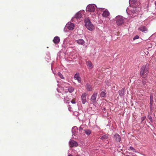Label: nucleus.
Wrapping results in <instances>:
<instances>
[{"label": "nucleus", "mask_w": 156, "mask_h": 156, "mask_svg": "<svg viewBox=\"0 0 156 156\" xmlns=\"http://www.w3.org/2000/svg\"><path fill=\"white\" fill-rule=\"evenodd\" d=\"M148 66L149 65L147 64L145 66H143L141 69L140 75L143 78H145L148 75Z\"/></svg>", "instance_id": "f257e3e1"}, {"label": "nucleus", "mask_w": 156, "mask_h": 156, "mask_svg": "<svg viewBox=\"0 0 156 156\" xmlns=\"http://www.w3.org/2000/svg\"><path fill=\"white\" fill-rule=\"evenodd\" d=\"M84 22L85 25L88 30L92 31L94 29V26L91 23L89 19L86 18L84 20Z\"/></svg>", "instance_id": "f03ea898"}, {"label": "nucleus", "mask_w": 156, "mask_h": 156, "mask_svg": "<svg viewBox=\"0 0 156 156\" xmlns=\"http://www.w3.org/2000/svg\"><path fill=\"white\" fill-rule=\"evenodd\" d=\"M140 10V9L139 8H138V9H137L136 7H132L130 6L129 7L127 8L126 11L128 14L129 11H130L132 13H133V14H136L138 13V12Z\"/></svg>", "instance_id": "7ed1b4c3"}, {"label": "nucleus", "mask_w": 156, "mask_h": 156, "mask_svg": "<svg viewBox=\"0 0 156 156\" xmlns=\"http://www.w3.org/2000/svg\"><path fill=\"white\" fill-rule=\"evenodd\" d=\"M98 11H103L102 14V16L105 18H106L109 15V13L108 11L107 10H105V9L103 8H97Z\"/></svg>", "instance_id": "20e7f679"}, {"label": "nucleus", "mask_w": 156, "mask_h": 156, "mask_svg": "<svg viewBox=\"0 0 156 156\" xmlns=\"http://www.w3.org/2000/svg\"><path fill=\"white\" fill-rule=\"evenodd\" d=\"M96 8H98L96 5L93 4H90L87 7V11L89 12H94Z\"/></svg>", "instance_id": "39448f33"}, {"label": "nucleus", "mask_w": 156, "mask_h": 156, "mask_svg": "<svg viewBox=\"0 0 156 156\" xmlns=\"http://www.w3.org/2000/svg\"><path fill=\"white\" fill-rule=\"evenodd\" d=\"M117 19L116 23L118 25L121 26L123 24L124 21L122 16H118L116 17Z\"/></svg>", "instance_id": "423d86ee"}, {"label": "nucleus", "mask_w": 156, "mask_h": 156, "mask_svg": "<svg viewBox=\"0 0 156 156\" xmlns=\"http://www.w3.org/2000/svg\"><path fill=\"white\" fill-rule=\"evenodd\" d=\"M84 10H82L77 12L74 16L76 17L77 19H78L80 20L83 17V14H84Z\"/></svg>", "instance_id": "0eeeda50"}, {"label": "nucleus", "mask_w": 156, "mask_h": 156, "mask_svg": "<svg viewBox=\"0 0 156 156\" xmlns=\"http://www.w3.org/2000/svg\"><path fill=\"white\" fill-rule=\"evenodd\" d=\"M75 26L73 23L68 22L65 26V28H67L69 30H73Z\"/></svg>", "instance_id": "6e6552de"}, {"label": "nucleus", "mask_w": 156, "mask_h": 156, "mask_svg": "<svg viewBox=\"0 0 156 156\" xmlns=\"http://www.w3.org/2000/svg\"><path fill=\"white\" fill-rule=\"evenodd\" d=\"M98 95V93L94 92L92 95L91 98V100L92 102L94 103H95L97 101L96 98Z\"/></svg>", "instance_id": "1a4fd4ad"}, {"label": "nucleus", "mask_w": 156, "mask_h": 156, "mask_svg": "<svg viewBox=\"0 0 156 156\" xmlns=\"http://www.w3.org/2000/svg\"><path fill=\"white\" fill-rule=\"evenodd\" d=\"M87 94L86 93H83L81 96L82 103L83 104H85L87 101L86 96Z\"/></svg>", "instance_id": "9d476101"}, {"label": "nucleus", "mask_w": 156, "mask_h": 156, "mask_svg": "<svg viewBox=\"0 0 156 156\" xmlns=\"http://www.w3.org/2000/svg\"><path fill=\"white\" fill-rule=\"evenodd\" d=\"M70 147H76L78 146V144L75 141L70 140L69 142Z\"/></svg>", "instance_id": "9b49d317"}, {"label": "nucleus", "mask_w": 156, "mask_h": 156, "mask_svg": "<svg viewBox=\"0 0 156 156\" xmlns=\"http://www.w3.org/2000/svg\"><path fill=\"white\" fill-rule=\"evenodd\" d=\"M138 29L139 30L144 33H146L147 32V28L145 26H143L140 27Z\"/></svg>", "instance_id": "f8f14e48"}, {"label": "nucleus", "mask_w": 156, "mask_h": 156, "mask_svg": "<svg viewBox=\"0 0 156 156\" xmlns=\"http://www.w3.org/2000/svg\"><path fill=\"white\" fill-rule=\"evenodd\" d=\"M74 79L78 81L79 83H80L81 81V78L79 76V73H76L74 76Z\"/></svg>", "instance_id": "ddd939ff"}, {"label": "nucleus", "mask_w": 156, "mask_h": 156, "mask_svg": "<svg viewBox=\"0 0 156 156\" xmlns=\"http://www.w3.org/2000/svg\"><path fill=\"white\" fill-rule=\"evenodd\" d=\"M114 138L117 142H120L121 141V137L118 134H116L114 135Z\"/></svg>", "instance_id": "4468645a"}, {"label": "nucleus", "mask_w": 156, "mask_h": 156, "mask_svg": "<svg viewBox=\"0 0 156 156\" xmlns=\"http://www.w3.org/2000/svg\"><path fill=\"white\" fill-rule=\"evenodd\" d=\"M76 42L77 43L79 44L82 45H83L85 43L84 41L82 39H80L76 41Z\"/></svg>", "instance_id": "2eb2a0df"}, {"label": "nucleus", "mask_w": 156, "mask_h": 156, "mask_svg": "<svg viewBox=\"0 0 156 156\" xmlns=\"http://www.w3.org/2000/svg\"><path fill=\"white\" fill-rule=\"evenodd\" d=\"M60 41L59 37L58 36H56L54 38L53 41L55 44L58 43Z\"/></svg>", "instance_id": "dca6fc26"}, {"label": "nucleus", "mask_w": 156, "mask_h": 156, "mask_svg": "<svg viewBox=\"0 0 156 156\" xmlns=\"http://www.w3.org/2000/svg\"><path fill=\"white\" fill-rule=\"evenodd\" d=\"M78 128L76 126H75L73 127L72 129V133H73L72 136L73 135H75L76 131H77Z\"/></svg>", "instance_id": "f3484780"}, {"label": "nucleus", "mask_w": 156, "mask_h": 156, "mask_svg": "<svg viewBox=\"0 0 156 156\" xmlns=\"http://www.w3.org/2000/svg\"><path fill=\"white\" fill-rule=\"evenodd\" d=\"M72 22H74L75 23H78L80 21V20L78 19H77L76 17H75V16H73L72 19Z\"/></svg>", "instance_id": "a211bd4d"}, {"label": "nucleus", "mask_w": 156, "mask_h": 156, "mask_svg": "<svg viewBox=\"0 0 156 156\" xmlns=\"http://www.w3.org/2000/svg\"><path fill=\"white\" fill-rule=\"evenodd\" d=\"M137 3V0H129V3L130 6H131L132 4L136 5Z\"/></svg>", "instance_id": "6ab92c4d"}, {"label": "nucleus", "mask_w": 156, "mask_h": 156, "mask_svg": "<svg viewBox=\"0 0 156 156\" xmlns=\"http://www.w3.org/2000/svg\"><path fill=\"white\" fill-rule=\"evenodd\" d=\"M125 88L122 89V90H119V93L120 96H123L124 95Z\"/></svg>", "instance_id": "aec40b11"}, {"label": "nucleus", "mask_w": 156, "mask_h": 156, "mask_svg": "<svg viewBox=\"0 0 156 156\" xmlns=\"http://www.w3.org/2000/svg\"><path fill=\"white\" fill-rule=\"evenodd\" d=\"M87 65L89 67V69H92L93 68V64L91 62L88 61L87 62Z\"/></svg>", "instance_id": "412c9836"}, {"label": "nucleus", "mask_w": 156, "mask_h": 156, "mask_svg": "<svg viewBox=\"0 0 156 156\" xmlns=\"http://www.w3.org/2000/svg\"><path fill=\"white\" fill-rule=\"evenodd\" d=\"M86 88L87 90L88 91H91L92 90V87L89 83H87L86 84Z\"/></svg>", "instance_id": "4be33fe9"}, {"label": "nucleus", "mask_w": 156, "mask_h": 156, "mask_svg": "<svg viewBox=\"0 0 156 156\" xmlns=\"http://www.w3.org/2000/svg\"><path fill=\"white\" fill-rule=\"evenodd\" d=\"M64 101L65 103H69L70 101V99L68 97H65L64 98Z\"/></svg>", "instance_id": "5701e85b"}, {"label": "nucleus", "mask_w": 156, "mask_h": 156, "mask_svg": "<svg viewBox=\"0 0 156 156\" xmlns=\"http://www.w3.org/2000/svg\"><path fill=\"white\" fill-rule=\"evenodd\" d=\"M108 135H104L100 137V139L101 140H106L108 138Z\"/></svg>", "instance_id": "b1692460"}, {"label": "nucleus", "mask_w": 156, "mask_h": 156, "mask_svg": "<svg viewBox=\"0 0 156 156\" xmlns=\"http://www.w3.org/2000/svg\"><path fill=\"white\" fill-rule=\"evenodd\" d=\"M68 89L69 90V91L70 93H71L72 92H73L74 90V88L73 87L71 86L69 87L68 88Z\"/></svg>", "instance_id": "393cba45"}, {"label": "nucleus", "mask_w": 156, "mask_h": 156, "mask_svg": "<svg viewBox=\"0 0 156 156\" xmlns=\"http://www.w3.org/2000/svg\"><path fill=\"white\" fill-rule=\"evenodd\" d=\"M100 96L101 97H105L106 96V93L104 91H102L101 93Z\"/></svg>", "instance_id": "a878e982"}, {"label": "nucleus", "mask_w": 156, "mask_h": 156, "mask_svg": "<svg viewBox=\"0 0 156 156\" xmlns=\"http://www.w3.org/2000/svg\"><path fill=\"white\" fill-rule=\"evenodd\" d=\"M85 132L87 135H89L91 133V131L89 129H86L85 130Z\"/></svg>", "instance_id": "bb28decb"}, {"label": "nucleus", "mask_w": 156, "mask_h": 156, "mask_svg": "<svg viewBox=\"0 0 156 156\" xmlns=\"http://www.w3.org/2000/svg\"><path fill=\"white\" fill-rule=\"evenodd\" d=\"M58 76L62 79H64V77L63 76V75L62 74V73H60V72H58Z\"/></svg>", "instance_id": "cd10ccee"}, {"label": "nucleus", "mask_w": 156, "mask_h": 156, "mask_svg": "<svg viewBox=\"0 0 156 156\" xmlns=\"http://www.w3.org/2000/svg\"><path fill=\"white\" fill-rule=\"evenodd\" d=\"M150 104L151 105H152L153 102V97L151 95L150 97Z\"/></svg>", "instance_id": "c85d7f7f"}, {"label": "nucleus", "mask_w": 156, "mask_h": 156, "mask_svg": "<svg viewBox=\"0 0 156 156\" xmlns=\"http://www.w3.org/2000/svg\"><path fill=\"white\" fill-rule=\"evenodd\" d=\"M139 38V36L138 35H136L133 38V40H134L136 39H138Z\"/></svg>", "instance_id": "c756f323"}, {"label": "nucleus", "mask_w": 156, "mask_h": 156, "mask_svg": "<svg viewBox=\"0 0 156 156\" xmlns=\"http://www.w3.org/2000/svg\"><path fill=\"white\" fill-rule=\"evenodd\" d=\"M148 118L151 122H153V120H152V117L151 116H148Z\"/></svg>", "instance_id": "7c9ffc66"}, {"label": "nucleus", "mask_w": 156, "mask_h": 156, "mask_svg": "<svg viewBox=\"0 0 156 156\" xmlns=\"http://www.w3.org/2000/svg\"><path fill=\"white\" fill-rule=\"evenodd\" d=\"M106 84L108 86H109V81L108 80H107L106 82Z\"/></svg>", "instance_id": "2f4dec72"}, {"label": "nucleus", "mask_w": 156, "mask_h": 156, "mask_svg": "<svg viewBox=\"0 0 156 156\" xmlns=\"http://www.w3.org/2000/svg\"><path fill=\"white\" fill-rule=\"evenodd\" d=\"M129 150L132 151L133 150H134V148L132 147H130L129 148Z\"/></svg>", "instance_id": "473e14b6"}, {"label": "nucleus", "mask_w": 156, "mask_h": 156, "mask_svg": "<svg viewBox=\"0 0 156 156\" xmlns=\"http://www.w3.org/2000/svg\"><path fill=\"white\" fill-rule=\"evenodd\" d=\"M146 118V117L145 116H143V117H142L141 118V120L142 121H143V120H144Z\"/></svg>", "instance_id": "72a5a7b5"}, {"label": "nucleus", "mask_w": 156, "mask_h": 156, "mask_svg": "<svg viewBox=\"0 0 156 156\" xmlns=\"http://www.w3.org/2000/svg\"><path fill=\"white\" fill-rule=\"evenodd\" d=\"M71 102L73 104H76V102L75 101L73 100L71 101Z\"/></svg>", "instance_id": "f704fd0d"}, {"label": "nucleus", "mask_w": 156, "mask_h": 156, "mask_svg": "<svg viewBox=\"0 0 156 156\" xmlns=\"http://www.w3.org/2000/svg\"><path fill=\"white\" fill-rule=\"evenodd\" d=\"M68 109H69V111H71V110L70 109H71V107H70V105H68Z\"/></svg>", "instance_id": "c9c22d12"}, {"label": "nucleus", "mask_w": 156, "mask_h": 156, "mask_svg": "<svg viewBox=\"0 0 156 156\" xmlns=\"http://www.w3.org/2000/svg\"><path fill=\"white\" fill-rule=\"evenodd\" d=\"M83 130V129L82 128H81V127H80L79 128V131H81V130Z\"/></svg>", "instance_id": "e433bc0d"}, {"label": "nucleus", "mask_w": 156, "mask_h": 156, "mask_svg": "<svg viewBox=\"0 0 156 156\" xmlns=\"http://www.w3.org/2000/svg\"><path fill=\"white\" fill-rule=\"evenodd\" d=\"M142 82H143V83L144 85H145V81H144V80H143L142 81Z\"/></svg>", "instance_id": "4c0bfd02"}, {"label": "nucleus", "mask_w": 156, "mask_h": 156, "mask_svg": "<svg viewBox=\"0 0 156 156\" xmlns=\"http://www.w3.org/2000/svg\"><path fill=\"white\" fill-rule=\"evenodd\" d=\"M132 151L135 152H137L136 151L135 149L134 148V150H133Z\"/></svg>", "instance_id": "58836bf2"}, {"label": "nucleus", "mask_w": 156, "mask_h": 156, "mask_svg": "<svg viewBox=\"0 0 156 156\" xmlns=\"http://www.w3.org/2000/svg\"><path fill=\"white\" fill-rule=\"evenodd\" d=\"M150 109L151 110H152V108L151 107V105Z\"/></svg>", "instance_id": "ea45409f"}, {"label": "nucleus", "mask_w": 156, "mask_h": 156, "mask_svg": "<svg viewBox=\"0 0 156 156\" xmlns=\"http://www.w3.org/2000/svg\"><path fill=\"white\" fill-rule=\"evenodd\" d=\"M68 156H73V155H72V154H70V155H69Z\"/></svg>", "instance_id": "a19ab883"}, {"label": "nucleus", "mask_w": 156, "mask_h": 156, "mask_svg": "<svg viewBox=\"0 0 156 156\" xmlns=\"http://www.w3.org/2000/svg\"><path fill=\"white\" fill-rule=\"evenodd\" d=\"M135 15H134V16H132V17H134Z\"/></svg>", "instance_id": "79ce46f5"}, {"label": "nucleus", "mask_w": 156, "mask_h": 156, "mask_svg": "<svg viewBox=\"0 0 156 156\" xmlns=\"http://www.w3.org/2000/svg\"><path fill=\"white\" fill-rule=\"evenodd\" d=\"M103 110H105V108H104L103 109H102Z\"/></svg>", "instance_id": "37998d69"}, {"label": "nucleus", "mask_w": 156, "mask_h": 156, "mask_svg": "<svg viewBox=\"0 0 156 156\" xmlns=\"http://www.w3.org/2000/svg\"><path fill=\"white\" fill-rule=\"evenodd\" d=\"M57 90H58L57 88Z\"/></svg>", "instance_id": "c03bdc74"}]
</instances>
